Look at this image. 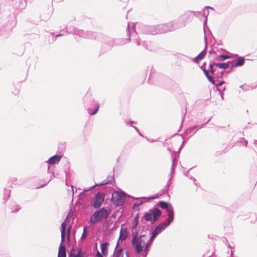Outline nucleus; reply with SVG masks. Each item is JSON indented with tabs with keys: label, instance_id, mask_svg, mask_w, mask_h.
<instances>
[{
	"label": "nucleus",
	"instance_id": "nucleus-47",
	"mask_svg": "<svg viewBox=\"0 0 257 257\" xmlns=\"http://www.w3.org/2000/svg\"><path fill=\"white\" fill-rule=\"evenodd\" d=\"M228 247H229L230 248H232V247L230 245H228Z\"/></svg>",
	"mask_w": 257,
	"mask_h": 257
},
{
	"label": "nucleus",
	"instance_id": "nucleus-44",
	"mask_svg": "<svg viewBox=\"0 0 257 257\" xmlns=\"http://www.w3.org/2000/svg\"><path fill=\"white\" fill-rule=\"evenodd\" d=\"M223 72H221V73H220V77H222V75H223Z\"/></svg>",
	"mask_w": 257,
	"mask_h": 257
},
{
	"label": "nucleus",
	"instance_id": "nucleus-1",
	"mask_svg": "<svg viewBox=\"0 0 257 257\" xmlns=\"http://www.w3.org/2000/svg\"><path fill=\"white\" fill-rule=\"evenodd\" d=\"M145 236L143 235L138 237L134 235L132 239V244L137 254H141L143 257H146L147 255L144 254L145 247H146Z\"/></svg>",
	"mask_w": 257,
	"mask_h": 257
},
{
	"label": "nucleus",
	"instance_id": "nucleus-35",
	"mask_svg": "<svg viewBox=\"0 0 257 257\" xmlns=\"http://www.w3.org/2000/svg\"><path fill=\"white\" fill-rule=\"evenodd\" d=\"M132 37H136L137 35V33L134 31L133 32L131 33Z\"/></svg>",
	"mask_w": 257,
	"mask_h": 257
},
{
	"label": "nucleus",
	"instance_id": "nucleus-15",
	"mask_svg": "<svg viewBox=\"0 0 257 257\" xmlns=\"http://www.w3.org/2000/svg\"><path fill=\"white\" fill-rule=\"evenodd\" d=\"M74 33L75 35H78V36H79L80 37H81L85 38V37H88V34H87V33H86V32L84 33V31L83 30H81L76 29V30H75Z\"/></svg>",
	"mask_w": 257,
	"mask_h": 257
},
{
	"label": "nucleus",
	"instance_id": "nucleus-3",
	"mask_svg": "<svg viewBox=\"0 0 257 257\" xmlns=\"http://www.w3.org/2000/svg\"><path fill=\"white\" fill-rule=\"evenodd\" d=\"M66 229V225L65 222H63L61 225V241L59 248L58 257H66L65 247L63 244L65 240Z\"/></svg>",
	"mask_w": 257,
	"mask_h": 257
},
{
	"label": "nucleus",
	"instance_id": "nucleus-9",
	"mask_svg": "<svg viewBox=\"0 0 257 257\" xmlns=\"http://www.w3.org/2000/svg\"><path fill=\"white\" fill-rule=\"evenodd\" d=\"M123 225H124V224H122V226H123ZM128 232L127 230V229L123 228L122 227H121L120 231V234H119V238H118V240L117 241V243L116 248L118 245V242L119 241V240L122 241V240H125L127 238V237L128 236Z\"/></svg>",
	"mask_w": 257,
	"mask_h": 257
},
{
	"label": "nucleus",
	"instance_id": "nucleus-5",
	"mask_svg": "<svg viewBox=\"0 0 257 257\" xmlns=\"http://www.w3.org/2000/svg\"><path fill=\"white\" fill-rule=\"evenodd\" d=\"M161 215V210L156 208L146 213L144 216V218L147 221L153 222L158 220Z\"/></svg>",
	"mask_w": 257,
	"mask_h": 257
},
{
	"label": "nucleus",
	"instance_id": "nucleus-38",
	"mask_svg": "<svg viewBox=\"0 0 257 257\" xmlns=\"http://www.w3.org/2000/svg\"><path fill=\"white\" fill-rule=\"evenodd\" d=\"M134 128H135V130L138 132V133H139L140 135V136H142V134L140 133V132L139 131L138 129L136 127H134Z\"/></svg>",
	"mask_w": 257,
	"mask_h": 257
},
{
	"label": "nucleus",
	"instance_id": "nucleus-4",
	"mask_svg": "<svg viewBox=\"0 0 257 257\" xmlns=\"http://www.w3.org/2000/svg\"><path fill=\"white\" fill-rule=\"evenodd\" d=\"M168 217L165 222H163L159 224L153 231V233L156 235H158L165 228L168 226L174 220V217L171 210L168 211Z\"/></svg>",
	"mask_w": 257,
	"mask_h": 257
},
{
	"label": "nucleus",
	"instance_id": "nucleus-26",
	"mask_svg": "<svg viewBox=\"0 0 257 257\" xmlns=\"http://www.w3.org/2000/svg\"><path fill=\"white\" fill-rule=\"evenodd\" d=\"M214 65V63H210V65H209V68L210 69V71H211V73L213 74V75H214V73H215V69L213 68V66Z\"/></svg>",
	"mask_w": 257,
	"mask_h": 257
},
{
	"label": "nucleus",
	"instance_id": "nucleus-31",
	"mask_svg": "<svg viewBox=\"0 0 257 257\" xmlns=\"http://www.w3.org/2000/svg\"><path fill=\"white\" fill-rule=\"evenodd\" d=\"M224 83V81H220L219 83H218L217 85H216V87H217V89H219L218 88V87L219 86H221L222 84H223Z\"/></svg>",
	"mask_w": 257,
	"mask_h": 257
},
{
	"label": "nucleus",
	"instance_id": "nucleus-21",
	"mask_svg": "<svg viewBox=\"0 0 257 257\" xmlns=\"http://www.w3.org/2000/svg\"><path fill=\"white\" fill-rule=\"evenodd\" d=\"M107 183V182L105 180H103L102 182H101L100 183H99V184H95V185H94L93 186L90 187L89 189L85 190V191H88V190H90L91 189H92V188H93L95 186H101V185H105Z\"/></svg>",
	"mask_w": 257,
	"mask_h": 257
},
{
	"label": "nucleus",
	"instance_id": "nucleus-49",
	"mask_svg": "<svg viewBox=\"0 0 257 257\" xmlns=\"http://www.w3.org/2000/svg\"><path fill=\"white\" fill-rule=\"evenodd\" d=\"M150 198L154 199V198H155V197H150Z\"/></svg>",
	"mask_w": 257,
	"mask_h": 257
},
{
	"label": "nucleus",
	"instance_id": "nucleus-7",
	"mask_svg": "<svg viewBox=\"0 0 257 257\" xmlns=\"http://www.w3.org/2000/svg\"><path fill=\"white\" fill-rule=\"evenodd\" d=\"M171 24L168 25H161L158 26L157 28V30H152L149 33L152 35H156L158 33H166L169 31H171L173 30V28L170 27Z\"/></svg>",
	"mask_w": 257,
	"mask_h": 257
},
{
	"label": "nucleus",
	"instance_id": "nucleus-51",
	"mask_svg": "<svg viewBox=\"0 0 257 257\" xmlns=\"http://www.w3.org/2000/svg\"><path fill=\"white\" fill-rule=\"evenodd\" d=\"M19 208H17V211L19 210Z\"/></svg>",
	"mask_w": 257,
	"mask_h": 257
},
{
	"label": "nucleus",
	"instance_id": "nucleus-29",
	"mask_svg": "<svg viewBox=\"0 0 257 257\" xmlns=\"http://www.w3.org/2000/svg\"><path fill=\"white\" fill-rule=\"evenodd\" d=\"M208 80L211 82L213 84H215V81L213 80L212 77L210 76L209 75L206 76Z\"/></svg>",
	"mask_w": 257,
	"mask_h": 257
},
{
	"label": "nucleus",
	"instance_id": "nucleus-27",
	"mask_svg": "<svg viewBox=\"0 0 257 257\" xmlns=\"http://www.w3.org/2000/svg\"><path fill=\"white\" fill-rule=\"evenodd\" d=\"M87 231H86V227H84L83 229V232L81 236V238L84 239L86 237L87 235Z\"/></svg>",
	"mask_w": 257,
	"mask_h": 257
},
{
	"label": "nucleus",
	"instance_id": "nucleus-2",
	"mask_svg": "<svg viewBox=\"0 0 257 257\" xmlns=\"http://www.w3.org/2000/svg\"><path fill=\"white\" fill-rule=\"evenodd\" d=\"M110 213V210L104 207L101 208L99 210L95 211L91 215L90 222L95 224L106 219Z\"/></svg>",
	"mask_w": 257,
	"mask_h": 257
},
{
	"label": "nucleus",
	"instance_id": "nucleus-24",
	"mask_svg": "<svg viewBox=\"0 0 257 257\" xmlns=\"http://www.w3.org/2000/svg\"><path fill=\"white\" fill-rule=\"evenodd\" d=\"M71 226H69L68 228H67V239L68 240H69L70 239V231H71Z\"/></svg>",
	"mask_w": 257,
	"mask_h": 257
},
{
	"label": "nucleus",
	"instance_id": "nucleus-41",
	"mask_svg": "<svg viewBox=\"0 0 257 257\" xmlns=\"http://www.w3.org/2000/svg\"><path fill=\"white\" fill-rule=\"evenodd\" d=\"M130 29V24H129V23H128V26H127V27L126 29L127 30V29Z\"/></svg>",
	"mask_w": 257,
	"mask_h": 257
},
{
	"label": "nucleus",
	"instance_id": "nucleus-6",
	"mask_svg": "<svg viewBox=\"0 0 257 257\" xmlns=\"http://www.w3.org/2000/svg\"><path fill=\"white\" fill-rule=\"evenodd\" d=\"M125 195L122 192L115 191L112 194V200L117 206L121 205L125 202Z\"/></svg>",
	"mask_w": 257,
	"mask_h": 257
},
{
	"label": "nucleus",
	"instance_id": "nucleus-42",
	"mask_svg": "<svg viewBox=\"0 0 257 257\" xmlns=\"http://www.w3.org/2000/svg\"><path fill=\"white\" fill-rule=\"evenodd\" d=\"M254 144L257 145V140H255L254 142Z\"/></svg>",
	"mask_w": 257,
	"mask_h": 257
},
{
	"label": "nucleus",
	"instance_id": "nucleus-30",
	"mask_svg": "<svg viewBox=\"0 0 257 257\" xmlns=\"http://www.w3.org/2000/svg\"><path fill=\"white\" fill-rule=\"evenodd\" d=\"M175 159H173L172 160V168H171V173H172L173 171H174V167H175Z\"/></svg>",
	"mask_w": 257,
	"mask_h": 257
},
{
	"label": "nucleus",
	"instance_id": "nucleus-23",
	"mask_svg": "<svg viewBox=\"0 0 257 257\" xmlns=\"http://www.w3.org/2000/svg\"><path fill=\"white\" fill-rule=\"evenodd\" d=\"M11 191L9 189H5L4 190V199L7 200L10 196Z\"/></svg>",
	"mask_w": 257,
	"mask_h": 257
},
{
	"label": "nucleus",
	"instance_id": "nucleus-18",
	"mask_svg": "<svg viewBox=\"0 0 257 257\" xmlns=\"http://www.w3.org/2000/svg\"><path fill=\"white\" fill-rule=\"evenodd\" d=\"M107 245L108 243L106 242L103 243L101 244V250L102 251V253L104 255H107Z\"/></svg>",
	"mask_w": 257,
	"mask_h": 257
},
{
	"label": "nucleus",
	"instance_id": "nucleus-22",
	"mask_svg": "<svg viewBox=\"0 0 257 257\" xmlns=\"http://www.w3.org/2000/svg\"><path fill=\"white\" fill-rule=\"evenodd\" d=\"M135 40L136 41V44L138 46L143 45L145 47L147 48L145 42L144 41H142L141 39L139 38L135 39Z\"/></svg>",
	"mask_w": 257,
	"mask_h": 257
},
{
	"label": "nucleus",
	"instance_id": "nucleus-36",
	"mask_svg": "<svg viewBox=\"0 0 257 257\" xmlns=\"http://www.w3.org/2000/svg\"><path fill=\"white\" fill-rule=\"evenodd\" d=\"M218 90L219 91V93L220 94V95H221V97L222 98V99L223 98V93L221 92V90L220 89H218Z\"/></svg>",
	"mask_w": 257,
	"mask_h": 257
},
{
	"label": "nucleus",
	"instance_id": "nucleus-37",
	"mask_svg": "<svg viewBox=\"0 0 257 257\" xmlns=\"http://www.w3.org/2000/svg\"><path fill=\"white\" fill-rule=\"evenodd\" d=\"M228 257H234V256H233V251L232 250H231L230 251V255H229V256H228Z\"/></svg>",
	"mask_w": 257,
	"mask_h": 257
},
{
	"label": "nucleus",
	"instance_id": "nucleus-11",
	"mask_svg": "<svg viewBox=\"0 0 257 257\" xmlns=\"http://www.w3.org/2000/svg\"><path fill=\"white\" fill-rule=\"evenodd\" d=\"M159 206L160 207L163 209H166L167 214H168V211L169 210H171L173 214V217H174V212L173 210L172 206L171 205L169 206L167 202L164 201H160L159 203Z\"/></svg>",
	"mask_w": 257,
	"mask_h": 257
},
{
	"label": "nucleus",
	"instance_id": "nucleus-33",
	"mask_svg": "<svg viewBox=\"0 0 257 257\" xmlns=\"http://www.w3.org/2000/svg\"><path fill=\"white\" fill-rule=\"evenodd\" d=\"M203 72L205 74V75H206V76H207L208 75H209V73L207 71V70H206V69H203Z\"/></svg>",
	"mask_w": 257,
	"mask_h": 257
},
{
	"label": "nucleus",
	"instance_id": "nucleus-28",
	"mask_svg": "<svg viewBox=\"0 0 257 257\" xmlns=\"http://www.w3.org/2000/svg\"><path fill=\"white\" fill-rule=\"evenodd\" d=\"M239 87L240 88L244 90L245 91L248 90V88H249V87L247 85H245V84L241 85Z\"/></svg>",
	"mask_w": 257,
	"mask_h": 257
},
{
	"label": "nucleus",
	"instance_id": "nucleus-12",
	"mask_svg": "<svg viewBox=\"0 0 257 257\" xmlns=\"http://www.w3.org/2000/svg\"><path fill=\"white\" fill-rule=\"evenodd\" d=\"M69 257H84V254L82 253L80 248L77 250L72 249L70 252Z\"/></svg>",
	"mask_w": 257,
	"mask_h": 257
},
{
	"label": "nucleus",
	"instance_id": "nucleus-17",
	"mask_svg": "<svg viewBox=\"0 0 257 257\" xmlns=\"http://www.w3.org/2000/svg\"><path fill=\"white\" fill-rule=\"evenodd\" d=\"M206 51L205 50H203L199 54H198L194 59V61L195 62H198V61L202 59L206 55Z\"/></svg>",
	"mask_w": 257,
	"mask_h": 257
},
{
	"label": "nucleus",
	"instance_id": "nucleus-46",
	"mask_svg": "<svg viewBox=\"0 0 257 257\" xmlns=\"http://www.w3.org/2000/svg\"><path fill=\"white\" fill-rule=\"evenodd\" d=\"M71 188H72V191H73V186H71ZM74 193V192H73V194Z\"/></svg>",
	"mask_w": 257,
	"mask_h": 257
},
{
	"label": "nucleus",
	"instance_id": "nucleus-48",
	"mask_svg": "<svg viewBox=\"0 0 257 257\" xmlns=\"http://www.w3.org/2000/svg\"><path fill=\"white\" fill-rule=\"evenodd\" d=\"M87 97H88V96H85L84 99L86 100V99L87 98Z\"/></svg>",
	"mask_w": 257,
	"mask_h": 257
},
{
	"label": "nucleus",
	"instance_id": "nucleus-13",
	"mask_svg": "<svg viewBox=\"0 0 257 257\" xmlns=\"http://www.w3.org/2000/svg\"><path fill=\"white\" fill-rule=\"evenodd\" d=\"M61 156L60 155H54L51 157H50L49 160L47 161V162L49 164H55L59 163L61 159Z\"/></svg>",
	"mask_w": 257,
	"mask_h": 257
},
{
	"label": "nucleus",
	"instance_id": "nucleus-39",
	"mask_svg": "<svg viewBox=\"0 0 257 257\" xmlns=\"http://www.w3.org/2000/svg\"><path fill=\"white\" fill-rule=\"evenodd\" d=\"M206 22H207V18H206L205 19V21H204V25H205L206 23Z\"/></svg>",
	"mask_w": 257,
	"mask_h": 257
},
{
	"label": "nucleus",
	"instance_id": "nucleus-16",
	"mask_svg": "<svg viewBox=\"0 0 257 257\" xmlns=\"http://www.w3.org/2000/svg\"><path fill=\"white\" fill-rule=\"evenodd\" d=\"M214 65L220 69H224L228 68L229 66V63H214Z\"/></svg>",
	"mask_w": 257,
	"mask_h": 257
},
{
	"label": "nucleus",
	"instance_id": "nucleus-10",
	"mask_svg": "<svg viewBox=\"0 0 257 257\" xmlns=\"http://www.w3.org/2000/svg\"><path fill=\"white\" fill-rule=\"evenodd\" d=\"M156 236H157V235L155 234H154V233H152V235L150 237V239L149 240H148L147 241H146V247H145V250L144 251V255H148V253L149 251V247L151 245L154 238Z\"/></svg>",
	"mask_w": 257,
	"mask_h": 257
},
{
	"label": "nucleus",
	"instance_id": "nucleus-50",
	"mask_svg": "<svg viewBox=\"0 0 257 257\" xmlns=\"http://www.w3.org/2000/svg\"><path fill=\"white\" fill-rule=\"evenodd\" d=\"M225 87L223 89L222 91H224L225 90Z\"/></svg>",
	"mask_w": 257,
	"mask_h": 257
},
{
	"label": "nucleus",
	"instance_id": "nucleus-32",
	"mask_svg": "<svg viewBox=\"0 0 257 257\" xmlns=\"http://www.w3.org/2000/svg\"><path fill=\"white\" fill-rule=\"evenodd\" d=\"M242 144L244 145L245 146H246L247 145V141L243 140L242 141Z\"/></svg>",
	"mask_w": 257,
	"mask_h": 257
},
{
	"label": "nucleus",
	"instance_id": "nucleus-14",
	"mask_svg": "<svg viewBox=\"0 0 257 257\" xmlns=\"http://www.w3.org/2000/svg\"><path fill=\"white\" fill-rule=\"evenodd\" d=\"M113 257H123V252L122 248H119L114 250L113 253ZM127 257H128V255L127 254Z\"/></svg>",
	"mask_w": 257,
	"mask_h": 257
},
{
	"label": "nucleus",
	"instance_id": "nucleus-40",
	"mask_svg": "<svg viewBox=\"0 0 257 257\" xmlns=\"http://www.w3.org/2000/svg\"><path fill=\"white\" fill-rule=\"evenodd\" d=\"M62 34H58L56 35V37H59L60 36H62Z\"/></svg>",
	"mask_w": 257,
	"mask_h": 257
},
{
	"label": "nucleus",
	"instance_id": "nucleus-20",
	"mask_svg": "<svg viewBox=\"0 0 257 257\" xmlns=\"http://www.w3.org/2000/svg\"><path fill=\"white\" fill-rule=\"evenodd\" d=\"M244 62V59L242 57L238 58L236 62L235 63V66H242Z\"/></svg>",
	"mask_w": 257,
	"mask_h": 257
},
{
	"label": "nucleus",
	"instance_id": "nucleus-8",
	"mask_svg": "<svg viewBox=\"0 0 257 257\" xmlns=\"http://www.w3.org/2000/svg\"><path fill=\"white\" fill-rule=\"evenodd\" d=\"M104 199V197L101 193H97L95 196L92 205L95 208H99L103 202Z\"/></svg>",
	"mask_w": 257,
	"mask_h": 257
},
{
	"label": "nucleus",
	"instance_id": "nucleus-19",
	"mask_svg": "<svg viewBox=\"0 0 257 257\" xmlns=\"http://www.w3.org/2000/svg\"><path fill=\"white\" fill-rule=\"evenodd\" d=\"M229 58H230V57L228 56L225 55H219L216 57V60L217 61H224L227 59H228Z\"/></svg>",
	"mask_w": 257,
	"mask_h": 257
},
{
	"label": "nucleus",
	"instance_id": "nucleus-45",
	"mask_svg": "<svg viewBox=\"0 0 257 257\" xmlns=\"http://www.w3.org/2000/svg\"><path fill=\"white\" fill-rule=\"evenodd\" d=\"M193 180V181H194V183L196 184L195 183V179L194 178H192Z\"/></svg>",
	"mask_w": 257,
	"mask_h": 257
},
{
	"label": "nucleus",
	"instance_id": "nucleus-25",
	"mask_svg": "<svg viewBox=\"0 0 257 257\" xmlns=\"http://www.w3.org/2000/svg\"><path fill=\"white\" fill-rule=\"evenodd\" d=\"M99 105L98 104L97 105L96 107V109H95V110L94 111L91 112L89 110H88V113L90 115H94V114H95L97 112V111H98V110L99 109Z\"/></svg>",
	"mask_w": 257,
	"mask_h": 257
},
{
	"label": "nucleus",
	"instance_id": "nucleus-43",
	"mask_svg": "<svg viewBox=\"0 0 257 257\" xmlns=\"http://www.w3.org/2000/svg\"><path fill=\"white\" fill-rule=\"evenodd\" d=\"M206 8H209V9H213L212 8L210 7H206Z\"/></svg>",
	"mask_w": 257,
	"mask_h": 257
},
{
	"label": "nucleus",
	"instance_id": "nucleus-34",
	"mask_svg": "<svg viewBox=\"0 0 257 257\" xmlns=\"http://www.w3.org/2000/svg\"><path fill=\"white\" fill-rule=\"evenodd\" d=\"M96 256L97 257H103L99 251H97L96 253Z\"/></svg>",
	"mask_w": 257,
	"mask_h": 257
}]
</instances>
